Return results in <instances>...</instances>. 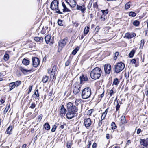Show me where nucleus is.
I'll return each mask as SVG.
<instances>
[{"label":"nucleus","mask_w":148,"mask_h":148,"mask_svg":"<svg viewBox=\"0 0 148 148\" xmlns=\"http://www.w3.org/2000/svg\"><path fill=\"white\" fill-rule=\"evenodd\" d=\"M9 86L10 87V91L14 88L15 87H16L13 82L10 83V84Z\"/></svg>","instance_id":"nucleus-31"},{"label":"nucleus","mask_w":148,"mask_h":148,"mask_svg":"<svg viewBox=\"0 0 148 148\" xmlns=\"http://www.w3.org/2000/svg\"><path fill=\"white\" fill-rule=\"evenodd\" d=\"M117 104L116 106V111H117L119 109V108H120V105H119V104L118 103V101H117Z\"/></svg>","instance_id":"nucleus-44"},{"label":"nucleus","mask_w":148,"mask_h":148,"mask_svg":"<svg viewBox=\"0 0 148 148\" xmlns=\"http://www.w3.org/2000/svg\"><path fill=\"white\" fill-rule=\"evenodd\" d=\"M9 106H8V107H6L5 108V109L4 110V113H6L8 110V109H9Z\"/></svg>","instance_id":"nucleus-57"},{"label":"nucleus","mask_w":148,"mask_h":148,"mask_svg":"<svg viewBox=\"0 0 148 148\" xmlns=\"http://www.w3.org/2000/svg\"><path fill=\"white\" fill-rule=\"evenodd\" d=\"M77 112L76 111H68L66 114L67 118L68 119H71L74 116H76L77 115L76 113Z\"/></svg>","instance_id":"nucleus-7"},{"label":"nucleus","mask_w":148,"mask_h":148,"mask_svg":"<svg viewBox=\"0 0 148 148\" xmlns=\"http://www.w3.org/2000/svg\"><path fill=\"white\" fill-rule=\"evenodd\" d=\"M131 62L132 64H135L136 62V60L135 59H132L131 60Z\"/></svg>","instance_id":"nucleus-56"},{"label":"nucleus","mask_w":148,"mask_h":148,"mask_svg":"<svg viewBox=\"0 0 148 148\" xmlns=\"http://www.w3.org/2000/svg\"><path fill=\"white\" fill-rule=\"evenodd\" d=\"M73 25H75V26L76 27H77L79 25V23H78L76 22H73Z\"/></svg>","instance_id":"nucleus-55"},{"label":"nucleus","mask_w":148,"mask_h":148,"mask_svg":"<svg viewBox=\"0 0 148 148\" xmlns=\"http://www.w3.org/2000/svg\"><path fill=\"white\" fill-rule=\"evenodd\" d=\"M114 93V92L113 90L112 89H111L108 93V94L110 95V97L112 96Z\"/></svg>","instance_id":"nucleus-43"},{"label":"nucleus","mask_w":148,"mask_h":148,"mask_svg":"<svg viewBox=\"0 0 148 148\" xmlns=\"http://www.w3.org/2000/svg\"><path fill=\"white\" fill-rule=\"evenodd\" d=\"M62 5L64 8L63 9V11L64 12H69L70 10L66 6L64 2H62Z\"/></svg>","instance_id":"nucleus-15"},{"label":"nucleus","mask_w":148,"mask_h":148,"mask_svg":"<svg viewBox=\"0 0 148 148\" xmlns=\"http://www.w3.org/2000/svg\"><path fill=\"white\" fill-rule=\"evenodd\" d=\"M91 95V90L89 87H86L83 90L81 97L83 99H86L90 98Z\"/></svg>","instance_id":"nucleus-2"},{"label":"nucleus","mask_w":148,"mask_h":148,"mask_svg":"<svg viewBox=\"0 0 148 148\" xmlns=\"http://www.w3.org/2000/svg\"><path fill=\"white\" fill-rule=\"evenodd\" d=\"M12 130V127L11 126H10L7 129L6 131V133L8 134H11V132Z\"/></svg>","instance_id":"nucleus-20"},{"label":"nucleus","mask_w":148,"mask_h":148,"mask_svg":"<svg viewBox=\"0 0 148 148\" xmlns=\"http://www.w3.org/2000/svg\"><path fill=\"white\" fill-rule=\"evenodd\" d=\"M141 132V130L140 129H138L137 131V134H140Z\"/></svg>","instance_id":"nucleus-60"},{"label":"nucleus","mask_w":148,"mask_h":148,"mask_svg":"<svg viewBox=\"0 0 148 148\" xmlns=\"http://www.w3.org/2000/svg\"><path fill=\"white\" fill-rule=\"evenodd\" d=\"M34 95H35L37 97H39V95L38 94V89L35 92Z\"/></svg>","instance_id":"nucleus-50"},{"label":"nucleus","mask_w":148,"mask_h":148,"mask_svg":"<svg viewBox=\"0 0 148 148\" xmlns=\"http://www.w3.org/2000/svg\"><path fill=\"white\" fill-rule=\"evenodd\" d=\"M104 91H103V93L101 94V95H99V97H101L102 98V97H103L104 96Z\"/></svg>","instance_id":"nucleus-59"},{"label":"nucleus","mask_w":148,"mask_h":148,"mask_svg":"<svg viewBox=\"0 0 148 148\" xmlns=\"http://www.w3.org/2000/svg\"><path fill=\"white\" fill-rule=\"evenodd\" d=\"M97 146V144L96 143H93L92 146V148H95Z\"/></svg>","instance_id":"nucleus-61"},{"label":"nucleus","mask_w":148,"mask_h":148,"mask_svg":"<svg viewBox=\"0 0 148 148\" xmlns=\"http://www.w3.org/2000/svg\"><path fill=\"white\" fill-rule=\"evenodd\" d=\"M82 100L81 99H76L75 101V103L76 105H78L81 102Z\"/></svg>","instance_id":"nucleus-36"},{"label":"nucleus","mask_w":148,"mask_h":148,"mask_svg":"<svg viewBox=\"0 0 148 148\" xmlns=\"http://www.w3.org/2000/svg\"><path fill=\"white\" fill-rule=\"evenodd\" d=\"M129 15L130 16L134 17L136 16V14L133 12H131L129 13Z\"/></svg>","instance_id":"nucleus-37"},{"label":"nucleus","mask_w":148,"mask_h":148,"mask_svg":"<svg viewBox=\"0 0 148 148\" xmlns=\"http://www.w3.org/2000/svg\"><path fill=\"white\" fill-rule=\"evenodd\" d=\"M81 86L78 83H76L73 86V91L75 94H77L79 92Z\"/></svg>","instance_id":"nucleus-6"},{"label":"nucleus","mask_w":148,"mask_h":148,"mask_svg":"<svg viewBox=\"0 0 148 148\" xmlns=\"http://www.w3.org/2000/svg\"><path fill=\"white\" fill-rule=\"evenodd\" d=\"M132 38L136 36V34L135 33H133L132 34H131Z\"/></svg>","instance_id":"nucleus-63"},{"label":"nucleus","mask_w":148,"mask_h":148,"mask_svg":"<svg viewBox=\"0 0 148 148\" xmlns=\"http://www.w3.org/2000/svg\"><path fill=\"white\" fill-rule=\"evenodd\" d=\"M101 72L100 68L97 67H95L91 72V77L93 79H97L100 77Z\"/></svg>","instance_id":"nucleus-1"},{"label":"nucleus","mask_w":148,"mask_h":148,"mask_svg":"<svg viewBox=\"0 0 148 148\" xmlns=\"http://www.w3.org/2000/svg\"><path fill=\"white\" fill-rule=\"evenodd\" d=\"M100 18L101 20V21H104L105 19V15L103 14L101 16Z\"/></svg>","instance_id":"nucleus-46"},{"label":"nucleus","mask_w":148,"mask_h":148,"mask_svg":"<svg viewBox=\"0 0 148 148\" xmlns=\"http://www.w3.org/2000/svg\"><path fill=\"white\" fill-rule=\"evenodd\" d=\"M125 65H115L114 67L115 72L118 73L122 71L125 68Z\"/></svg>","instance_id":"nucleus-9"},{"label":"nucleus","mask_w":148,"mask_h":148,"mask_svg":"<svg viewBox=\"0 0 148 148\" xmlns=\"http://www.w3.org/2000/svg\"><path fill=\"white\" fill-rule=\"evenodd\" d=\"M49 79V77L46 75L43 77L42 81L44 83H46L48 81Z\"/></svg>","instance_id":"nucleus-28"},{"label":"nucleus","mask_w":148,"mask_h":148,"mask_svg":"<svg viewBox=\"0 0 148 148\" xmlns=\"http://www.w3.org/2000/svg\"><path fill=\"white\" fill-rule=\"evenodd\" d=\"M30 61L25 58H24L22 61V63L23 65H29Z\"/></svg>","instance_id":"nucleus-22"},{"label":"nucleus","mask_w":148,"mask_h":148,"mask_svg":"<svg viewBox=\"0 0 148 148\" xmlns=\"http://www.w3.org/2000/svg\"><path fill=\"white\" fill-rule=\"evenodd\" d=\"M84 124L86 127H89L91 124V120L90 118L85 119H84Z\"/></svg>","instance_id":"nucleus-10"},{"label":"nucleus","mask_w":148,"mask_h":148,"mask_svg":"<svg viewBox=\"0 0 148 148\" xmlns=\"http://www.w3.org/2000/svg\"><path fill=\"white\" fill-rule=\"evenodd\" d=\"M104 70L106 74H109L111 71V65H104Z\"/></svg>","instance_id":"nucleus-14"},{"label":"nucleus","mask_w":148,"mask_h":148,"mask_svg":"<svg viewBox=\"0 0 148 148\" xmlns=\"http://www.w3.org/2000/svg\"><path fill=\"white\" fill-rule=\"evenodd\" d=\"M108 112V110L107 109H106L105 111L103 113V114L101 116V120H103L104 119L105 117H106L107 114Z\"/></svg>","instance_id":"nucleus-25"},{"label":"nucleus","mask_w":148,"mask_h":148,"mask_svg":"<svg viewBox=\"0 0 148 148\" xmlns=\"http://www.w3.org/2000/svg\"><path fill=\"white\" fill-rule=\"evenodd\" d=\"M103 14L106 15L108 13V10L107 9L106 10H101Z\"/></svg>","instance_id":"nucleus-39"},{"label":"nucleus","mask_w":148,"mask_h":148,"mask_svg":"<svg viewBox=\"0 0 148 148\" xmlns=\"http://www.w3.org/2000/svg\"><path fill=\"white\" fill-rule=\"evenodd\" d=\"M58 1L57 0H54L50 5L51 8L53 10H56V13L62 14V13L58 9Z\"/></svg>","instance_id":"nucleus-3"},{"label":"nucleus","mask_w":148,"mask_h":148,"mask_svg":"<svg viewBox=\"0 0 148 148\" xmlns=\"http://www.w3.org/2000/svg\"><path fill=\"white\" fill-rule=\"evenodd\" d=\"M111 128L112 130H115L116 128V126L114 122H112L111 124Z\"/></svg>","instance_id":"nucleus-34"},{"label":"nucleus","mask_w":148,"mask_h":148,"mask_svg":"<svg viewBox=\"0 0 148 148\" xmlns=\"http://www.w3.org/2000/svg\"><path fill=\"white\" fill-rule=\"evenodd\" d=\"M146 92H145V94L146 95H148V89H145V90Z\"/></svg>","instance_id":"nucleus-64"},{"label":"nucleus","mask_w":148,"mask_h":148,"mask_svg":"<svg viewBox=\"0 0 148 148\" xmlns=\"http://www.w3.org/2000/svg\"><path fill=\"white\" fill-rule=\"evenodd\" d=\"M5 102V98H1L0 100V102H1V104H3Z\"/></svg>","instance_id":"nucleus-52"},{"label":"nucleus","mask_w":148,"mask_h":148,"mask_svg":"<svg viewBox=\"0 0 148 148\" xmlns=\"http://www.w3.org/2000/svg\"><path fill=\"white\" fill-rule=\"evenodd\" d=\"M33 63L32 65H39L40 62V60L37 57H33L32 58Z\"/></svg>","instance_id":"nucleus-12"},{"label":"nucleus","mask_w":148,"mask_h":148,"mask_svg":"<svg viewBox=\"0 0 148 148\" xmlns=\"http://www.w3.org/2000/svg\"><path fill=\"white\" fill-rule=\"evenodd\" d=\"M80 79L81 80L80 82L82 83L83 81H87L88 80V78L86 76H84L83 75L80 77Z\"/></svg>","instance_id":"nucleus-16"},{"label":"nucleus","mask_w":148,"mask_h":148,"mask_svg":"<svg viewBox=\"0 0 148 148\" xmlns=\"http://www.w3.org/2000/svg\"><path fill=\"white\" fill-rule=\"evenodd\" d=\"M9 58V55L8 54H5L4 56V60L6 61Z\"/></svg>","instance_id":"nucleus-40"},{"label":"nucleus","mask_w":148,"mask_h":148,"mask_svg":"<svg viewBox=\"0 0 148 148\" xmlns=\"http://www.w3.org/2000/svg\"><path fill=\"white\" fill-rule=\"evenodd\" d=\"M140 142L141 145L144 146H148V138L140 139Z\"/></svg>","instance_id":"nucleus-11"},{"label":"nucleus","mask_w":148,"mask_h":148,"mask_svg":"<svg viewBox=\"0 0 148 148\" xmlns=\"http://www.w3.org/2000/svg\"><path fill=\"white\" fill-rule=\"evenodd\" d=\"M144 40L143 39L142 40L140 41V47H143L144 45Z\"/></svg>","instance_id":"nucleus-48"},{"label":"nucleus","mask_w":148,"mask_h":148,"mask_svg":"<svg viewBox=\"0 0 148 148\" xmlns=\"http://www.w3.org/2000/svg\"><path fill=\"white\" fill-rule=\"evenodd\" d=\"M57 65H54L51 72V74L52 75H53L54 74L55 72L57 70Z\"/></svg>","instance_id":"nucleus-24"},{"label":"nucleus","mask_w":148,"mask_h":148,"mask_svg":"<svg viewBox=\"0 0 148 148\" xmlns=\"http://www.w3.org/2000/svg\"><path fill=\"white\" fill-rule=\"evenodd\" d=\"M36 106V104L34 103H33L31 104L30 106V108L32 109H34L35 108Z\"/></svg>","instance_id":"nucleus-45"},{"label":"nucleus","mask_w":148,"mask_h":148,"mask_svg":"<svg viewBox=\"0 0 148 148\" xmlns=\"http://www.w3.org/2000/svg\"><path fill=\"white\" fill-rule=\"evenodd\" d=\"M131 3L130 2H128L125 5V9H128L131 6Z\"/></svg>","instance_id":"nucleus-29"},{"label":"nucleus","mask_w":148,"mask_h":148,"mask_svg":"<svg viewBox=\"0 0 148 148\" xmlns=\"http://www.w3.org/2000/svg\"><path fill=\"white\" fill-rule=\"evenodd\" d=\"M43 40V38L42 37H36L34 38V40L37 42H40L42 41Z\"/></svg>","instance_id":"nucleus-21"},{"label":"nucleus","mask_w":148,"mask_h":148,"mask_svg":"<svg viewBox=\"0 0 148 148\" xmlns=\"http://www.w3.org/2000/svg\"><path fill=\"white\" fill-rule=\"evenodd\" d=\"M72 144L71 143H68L67 144V147L68 148H71Z\"/></svg>","instance_id":"nucleus-51"},{"label":"nucleus","mask_w":148,"mask_h":148,"mask_svg":"<svg viewBox=\"0 0 148 148\" xmlns=\"http://www.w3.org/2000/svg\"><path fill=\"white\" fill-rule=\"evenodd\" d=\"M68 42L67 38H65L62 40H61L59 42V46L61 49L63 48L66 44Z\"/></svg>","instance_id":"nucleus-8"},{"label":"nucleus","mask_w":148,"mask_h":148,"mask_svg":"<svg viewBox=\"0 0 148 148\" xmlns=\"http://www.w3.org/2000/svg\"><path fill=\"white\" fill-rule=\"evenodd\" d=\"M119 83V81L117 78H115L114 80L113 84L114 85L117 86Z\"/></svg>","instance_id":"nucleus-27"},{"label":"nucleus","mask_w":148,"mask_h":148,"mask_svg":"<svg viewBox=\"0 0 148 148\" xmlns=\"http://www.w3.org/2000/svg\"><path fill=\"white\" fill-rule=\"evenodd\" d=\"M56 128V125H54L53 126L52 129H51V131L52 132H54Z\"/></svg>","instance_id":"nucleus-47"},{"label":"nucleus","mask_w":148,"mask_h":148,"mask_svg":"<svg viewBox=\"0 0 148 148\" xmlns=\"http://www.w3.org/2000/svg\"><path fill=\"white\" fill-rule=\"evenodd\" d=\"M66 111V109L65 108L64 105H62L60 109V116H63L65 115Z\"/></svg>","instance_id":"nucleus-13"},{"label":"nucleus","mask_w":148,"mask_h":148,"mask_svg":"<svg viewBox=\"0 0 148 148\" xmlns=\"http://www.w3.org/2000/svg\"><path fill=\"white\" fill-rule=\"evenodd\" d=\"M139 24V22L137 20L133 22V25L136 26H138Z\"/></svg>","instance_id":"nucleus-41"},{"label":"nucleus","mask_w":148,"mask_h":148,"mask_svg":"<svg viewBox=\"0 0 148 148\" xmlns=\"http://www.w3.org/2000/svg\"><path fill=\"white\" fill-rule=\"evenodd\" d=\"M119 53L118 52H115L114 54V57H117L119 55Z\"/></svg>","instance_id":"nucleus-62"},{"label":"nucleus","mask_w":148,"mask_h":148,"mask_svg":"<svg viewBox=\"0 0 148 148\" xmlns=\"http://www.w3.org/2000/svg\"><path fill=\"white\" fill-rule=\"evenodd\" d=\"M76 9L77 10L80 11L82 14H84L86 10L85 4L83 3L77 4Z\"/></svg>","instance_id":"nucleus-4"},{"label":"nucleus","mask_w":148,"mask_h":148,"mask_svg":"<svg viewBox=\"0 0 148 148\" xmlns=\"http://www.w3.org/2000/svg\"><path fill=\"white\" fill-rule=\"evenodd\" d=\"M90 28L88 27H86L84 29V35L85 36L87 34L89 31Z\"/></svg>","instance_id":"nucleus-19"},{"label":"nucleus","mask_w":148,"mask_h":148,"mask_svg":"<svg viewBox=\"0 0 148 148\" xmlns=\"http://www.w3.org/2000/svg\"><path fill=\"white\" fill-rule=\"evenodd\" d=\"M125 37L127 39H129L132 38L131 34L129 33H126L125 34Z\"/></svg>","instance_id":"nucleus-32"},{"label":"nucleus","mask_w":148,"mask_h":148,"mask_svg":"<svg viewBox=\"0 0 148 148\" xmlns=\"http://www.w3.org/2000/svg\"><path fill=\"white\" fill-rule=\"evenodd\" d=\"M79 48L77 47H76L75 49H74L72 51V54L75 55L77 52V51L79 50Z\"/></svg>","instance_id":"nucleus-30"},{"label":"nucleus","mask_w":148,"mask_h":148,"mask_svg":"<svg viewBox=\"0 0 148 148\" xmlns=\"http://www.w3.org/2000/svg\"><path fill=\"white\" fill-rule=\"evenodd\" d=\"M32 86H31L29 87L28 93H29L31 92L32 90Z\"/></svg>","instance_id":"nucleus-58"},{"label":"nucleus","mask_w":148,"mask_h":148,"mask_svg":"<svg viewBox=\"0 0 148 148\" xmlns=\"http://www.w3.org/2000/svg\"><path fill=\"white\" fill-rule=\"evenodd\" d=\"M67 109L68 111L77 112L78 110L77 107L73 106L72 103L69 102L67 104Z\"/></svg>","instance_id":"nucleus-5"},{"label":"nucleus","mask_w":148,"mask_h":148,"mask_svg":"<svg viewBox=\"0 0 148 148\" xmlns=\"http://www.w3.org/2000/svg\"><path fill=\"white\" fill-rule=\"evenodd\" d=\"M62 22V20H58L57 22L58 25L60 26H63Z\"/></svg>","instance_id":"nucleus-42"},{"label":"nucleus","mask_w":148,"mask_h":148,"mask_svg":"<svg viewBox=\"0 0 148 148\" xmlns=\"http://www.w3.org/2000/svg\"><path fill=\"white\" fill-rule=\"evenodd\" d=\"M51 38V37L49 35H47L45 37V39L47 44H48L50 42Z\"/></svg>","instance_id":"nucleus-18"},{"label":"nucleus","mask_w":148,"mask_h":148,"mask_svg":"<svg viewBox=\"0 0 148 148\" xmlns=\"http://www.w3.org/2000/svg\"><path fill=\"white\" fill-rule=\"evenodd\" d=\"M42 117V114L38 116V121H40L41 120Z\"/></svg>","instance_id":"nucleus-53"},{"label":"nucleus","mask_w":148,"mask_h":148,"mask_svg":"<svg viewBox=\"0 0 148 148\" xmlns=\"http://www.w3.org/2000/svg\"><path fill=\"white\" fill-rule=\"evenodd\" d=\"M121 123H122V124H125L126 123L125 117V116H121Z\"/></svg>","instance_id":"nucleus-23"},{"label":"nucleus","mask_w":148,"mask_h":148,"mask_svg":"<svg viewBox=\"0 0 148 148\" xmlns=\"http://www.w3.org/2000/svg\"><path fill=\"white\" fill-rule=\"evenodd\" d=\"M99 29L100 27L99 26H97L96 27L95 29V31L97 33L99 31Z\"/></svg>","instance_id":"nucleus-49"},{"label":"nucleus","mask_w":148,"mask_h":148,"mask_svg":"<svg viewBox=\"0 0 148 148\" xmlns=\"http://www.w3.org/2000/svg\"><path fill=\"white\" fill-rule=\"evenodd\" d=\"M44 127L45 129L47 130H49L50 128L49 125L47 123H46L44 124Z\"/></svg>","instance_id":"nucleus-26"},{"label":"nucleus","mask_w":148,"mask_h":148,"mask_svg":"<svg viewBox=\"0 0 148 148\" xmlns=\"http://www.w3.org/2000/svg\"><path fill=\"white\" fill-rule=\"evenodd\" d=\"M125 77L126 79L128 78L129 76V72L126 73H125Z\"/></svg>","instance_id":"nucleus-54"},{"label":"nucleus","mask_w":148,"mask_h":148,"mask_svg":"<svg viewBox=\"0 0 148 148\" xmlns=\"http://www.w3.org/2000/svg\"><path fill=\"white\" fill-rule=\"evenodd\" d=\"M76 2L75 0H72L71 1V3L69 5L72 8H74L75 6L77 5Z\"/></svg>","instance_id":"nucleus-17"},{"label":"nucleus","mask_w":148,"mask_h":148,"mask_svg":"<svg viewBox=\"0 0 148 148\" xmlns=\"http://www.w3.org/2000/svg\"><path fill=\"white\" fill-rule=\"evenodd\" d=\"M13 83L16 87L18 86L21 84V82L20 81H17Z\"/></svg>","instance_id":"nucleus-35"},{"label":"nucleus","mask_w":148,"mask_h":148,"mask_svg":"<svg viewBox=\"0 0 148 148\" xmlns=\"http://www.w3.org/2000/svg\"><path fill=\"white\" fill-rule=\"evenodd\" d=\"M135 53V51L134 50H132L131 51L129 54V57L130 58H132L133 56Z\"/></svg>","instance_id":"nucleus-33"},{"label":"nucleus","mask_w":148,"mask_h":148,"mask_svg":"<svg viewBox=\"0 0 148 148\" xmlns=\"http://www.w3.org/2000/svg\"><path fill=\"white\" fill-rule=\"evenodd\" d=\"M20 69L24 73L30 71H31V70H27L25 69H24L22 68H20Z\"/></svg>","instance_id":"nucleus-38"}]
</instances>
